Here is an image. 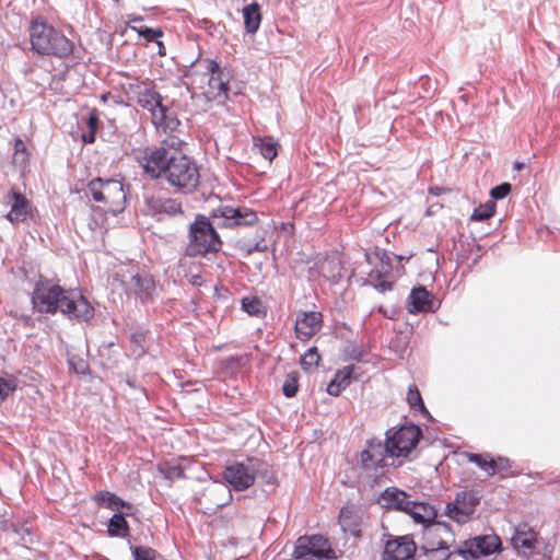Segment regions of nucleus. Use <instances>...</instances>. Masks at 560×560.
I'll list each match as a JSON object with an SVG mask.
<instances>
[{"label":"nucleus","mask_w":560,"mask_h":560,"mask_svg":"<svg viewBox=\"0 0 560 560\" xmlns=\"http://www.w3.org/2000/svg\"><path fill=\"white\" fill-rule=\"evenodd\" d=\"M178 147L179 140L172 137L160 145L137 150L135 159L150 178H163L182 192H192L199 184V168Z\"/></svg>","instance_id":"nucleus-1"},{"label":"nucleus","mask_w":560,"mask_h":560,"mask_svg":"<svg viewBox=\"0 0 560 560\" xmlns=\"http://www.w3.org/2000/svg\"><path fill=\"white\" fill-rule=\"evenodd\" d=\"M32 303L39 313L60 312L70 320L88 322L94 316V307L80 291L63 289L47 278H39L32 292Z\"/></svg>","instance_id":"nucleus-2"},{"label":"nucleus","mask_w":560,"mask_h":560,"mask_svg":"<svg viewBox=\"0 0 560 560\" xmlns=\"http://www.w3.org/2000/svg\"><path fill=\"white\" fill-rule=\"evenodd\" d=\"M185 79L188 90L192 93L200 91L207 101L222 103L229 97L232 71L228 67H221L215 60L203 59L192 63Z\"/></svg>","instance_id":"nucleus-3"},{"label":"nucleus","mask_w":560,"mask_h":560,"mask_svg":"<svg viewBox=\"0 0 560 560\" xmlns=\"http://www.w3.org/2000/svg\"><path fill=\"white\" fill-rule=\"evenodd\" d=\"M31 49L38 56L67 59L72 56L74 44L60 30L40 15L32 18L28 27Z\"/></svg>","instance_id":"nucleus-4"},{"label":"nucleus","mask_w":560,"mask_h":560,"mask_svg":"<svg viewBox=\"0 0 560 560\" xmlns=\"http://www.w3.org/2000/svg\"><path fill=\"white\" fill-rule=\"evenodd\" d=\"M187 240L184 249L187 257H206L220 252L223 245L215 228L205 214H197L189 224Z\"/></svg>","instance_id":"nucleus-5"},{"label":"nucleus","mask_w":560,"mask_h":560,"mask_svg":"<svg viewBox=\"0 0 560 560\" xmlns=\"http://www.w3.org/2000/svg\"><path fill=\"white\" fill-rule=\"evenodd\" d=\"M129 186L120 179L96 177L89 182L86 196L102 203L106 212L116 215L122 212L128 201Z\"/></svg>","instance_id":"nucleus-6"},{"label":"nucleus","mask_w":560,"mask_h":560,"mask_svg":"<svg viewBox=\"0 0 560 560\" xmlns=\"http://www.w3.org/2000/svg\"><path fill=\"white\" fill-rule=\"evenodd\" d=\"M260 475L267 483H272L273 475L268 465L256 457H248L243 462H235L225 467L224 480L235 491H244L255 483L256 476Z\"/></svg>","instance_id":"nucleus-7"},{"label":"nucleus","mask_w":560,"mask_h":560,"mask_svg":"<svg viewBox=\"0 0 560 560\" xmlns=\"http://www.w3.org/2000/svg\"><path fill=\"white\" fill-rule=\"evenodd\" d=\"M405 513L410 515L415 523L423 526L424 539L433 536L451 535L450 524L435 521L438 516L436 510L428 503L411 501Z\"/></svg>","instance_id":"nucleus-8"},{"label":"nucleus","mask_w":560,"mask_h":560,"mask_svg":"<svg viewBox=\"0 0 560 560\" xmlns=\"http://www.w3.org/2000/svg\"><path fill=\"white\" fill-rule=\"evenodd\" d=\"M143 213L155 218L159 221L184 213L182 202L162 191L145 189L143 194Z\"/></svg>","instance_id":"nucleus-9"},{"label":"nucleus","mask_w":560,"mask_h":560,"mask_svg":"<svg viewBox=\"0 0 560 560\" xmlns=\"http://www.w3.org/2000/svg\"><path fill=\"white\" fill-rule=\"evenodd\" d=\"M422 436L421 430L415 424H405L397 430L386 432V443L392 458L406 457Z\"/></svg>","instance_id":"nucleus-10"},{"label":"nucleus","mask_w":560,"mask_h":560,"mask_svg":"<svg viewBox=\"0 0 560 560\" xmlns=\"http://www.w3.org/2000/svg\"><path fill=\"white\" fill-rule=\"evenodd\" d=\"M292 556L295 559L331 560L336 558L328 540L322 535L300 537Z\"/></svg>","instance_id":"nucleus-11"},{"label":"nucleus","mask_w":560,"mask_h":560,"mask_svg":"<svg viewBox=\"0 0 560 560\" xmlns=\"http://www.w3.org/2000/svg\"><path fill=\"white\" fill-rule=\"evenodd\" d=\"M122 285L129 296H133L141 304H148L156 298V285L152 276L147 272L130 271L124 276Z\"/></svg>","instance_id":"nucleus-12"},{"label":"nucleus","mask_w":560,"mask_h":560,"mask_svg":"<svg viewBox=\"0 0 560 560\" xmlns=\"http://www.w3.org/2000/svg\"><path fill=\"white\" fill-rule=\"evenodd\" d=\"M365 257L370 264L373 262V259L378 261L369 273L370 283L380 292L392 290L394 277L389 254L386 250L376 249L373 254H366Z\"/></svg>","instance_id":"nucleus-13"},{"label":"nucleus","mask_w":560,"mask_h":560,"mask_svg":"<svg viewBox=\"0 0 560 560\" xmlns=\"http://www.w3.org/2000/svg\"><path fill=\"white\" fill-rule=\"evenodd\" d=\"M501 551V540L497 535L476 536L456 547V553L464 560H477Z\"/></svg>","instance_id":"nucleus-14"},{"label":"nucleus","mask_w":560,"mask_h":560,"mask_svg":"<svg viewBox=\"0 0 560 560\" xmlns=\"http://www.w3.org/2000/svg\"><path fill=\"white\" fill-rule=\"evenodd\" d=\"M213 218L220 219V228L253 226L258 222V215L247 207L220 206L212 212Z\"/></svg>","instance_id":"nucleus-15"},{"label":"nucleus","mask_w":560,"mask_h":560,"mask_svg":"<svg viewBox=\"0 0 560 560\" xmlns=\"http://www.w3.org/2000/svg\"><path fill=\"white\" fill-rule=\"evenodd\" d=\"M392 458L389 447L380 439H371L366 442L365 448L360 454L361 465L364 469L375 470L387 466V459Z\"/></svg>","instance_id":"nucleus-16"},{"label":"nucleus","mask_w":560,"mask_h":560,"mask_svg":"<svg viewBox=\"0 0 560 560\" xmlns=\"http://www.w3.org/2000/svg\"><path fill=\"white\" fill-rule=\"evenodd\" d=\"M478 500L470 492L457 493L455 500L446 504L445 514L453 521L464 524L475 512Z\"/></svg>","instance_id":"nucleus-17"},{"label":"nucleus","mask_w":560,"mask_h":560,"mask_svg":"<svg viewBox=\"0 0 560 560\" xmlns=\"http://www.w3.org/2000/svg\"><path fill=\"white\" fill-rule=\"evenodd\" d=\"M323 326V315L320 312H305L300 311L296 314V319L294 324V330L296 337L301 341H308L313 336H315Z\"/></svg>","instance_id":"nucleus-18"},{"label":"nucleus","mask_w":560,"mask_h":560,"mask_svg":"<svg viewBox=\"0 0 560 560\" xmlns=\"http://www.w3.org/2000/svg\"><path fill=\"white\" fill-rule=\"evenodd\" d=\"M3 201L10 207L7 219L11 223H21L28 219L31 214V202L25 195L12 188L5 194Z\"/></svg>","instance_id":"nucleus-19"},{"label":"nucleus","mask_w":560,"mask_h":560,"mask_svg":"<svg viewBox=\"0 0 560 560\" xmlns=\"http://www.w3.org/2000/svg\"><path fill=\"white\" fill-rule=\"evenodd\" d=\"M416 550L413 540L401 536L386 542L382 560H413Z\"/></svg>","instance_id":"nucleus-20"},{"label":"nucleus","mask_w":560,"mask_h":560,"mask_svg":"<svg viewBox=\"0 0 560 560\" xmlns=\"http://www.w3.org/2000/svg\"><path fill=\"white\" fill-rule=\"evenodd\" d=\"M452 537V532L451 535H443L442 537L433 536L425 539L421 549L424 551L429 560H450L454 556H458L456 553V548L454 550H450V546L447 545V538Z\"/></svg>","instance_id":"nucleus-21"},{"label":"nucleus","mask_w":560,"mask_h":560,"mask_svg":"<svg viewBox=\"0 0 560 560\" xmlns=\"http://www.w3.org/2000/svg\"><path fill=\"white\" fill-rule=\"evenodd\" d=\"M407 310L411 314L433 311L431 293L423 287L412 289L408 296Z\"/></svg>","instance_id":"nucleus-22"},{"label":"nucleus","mask_w":560,"mask_h":560,"mask_svg":"<svg viewBox=\"0 0 560 560\" xmlns=\"http://www.w3.org/2000/svg\"><path fill=\"white\" fill-rule=\"evenodd\" d=\"M536 542V533L527 528L526 525L518 526L512 537L514 548L525 556H529L534 552Z\"/></svg>","instance_id":"nucleus-23"},{"label":"nucleus","mask_w":560,"mask_h":560,"mask_svg":"<svg viewBox=\"0 0 560 560\" xmlns=\"http://www.w3.org/2000/svg\"><path fill=\"white\" fill-rule=\"evenodd\" d=\"M381 501L385 506L402 512H406L407 508L411 503L409 495L405 491L395 487L385 489L381 495Z\"/></svg>","instance_id":"nucleus-24"},{"label":"nucleus","mask_w":560,"mask_h":560,"mask_svg":"<svg viewBox=\"0 0 560 560\" xmlns=\"http://www.w3.org/2000/svg\"><path fill=\"white\" fill-rule=\"evenodd\" d=\"M94 500L100 505L113 510L116 513L130 514V512L133 510V506L130 503L125 502L122 499H120L115 493H112L109 491H101L96 493Z\"/></svg>","instance_id":"nucleus-25"},{"label":"nucleus","mask_w":560,"mask_h":560,"mask_svg":"<svg viewBox=\"0 0 560 560\" xmlns=\"http://www.w3.org/2000/svg\"><path fill=\"white\" fill-rule=\"evenodd\" d=\"M0 528L4 532L12 530L23 544L33 542L32 525L27 521L11 522L3 520L0 522Z\"/></svg>","instance_id":"nucleus-26"},{"label":"nucleus","mask_w":560,"mask_h":560,"mask_svg":"<svg viewBox=\"0 0 560 560\" xmlns=\"http://www.w3.org/2000/svg\"><path fill=\"white\" fill-rule=\"evenodd\" d=\"M162 100L161 94L152 89H144L138 94L139 106L151 113L152 120L154 119V114H158L164 107Z\"/></svg>","instance_id":"nucleus-27"},{"label":"nucleus","mask_w":560,"mask_h":560,"mask_svg":"<svg viewBox=\"0 0 560 560\" xmlns=\"http://www.w3.org/2000/svg\"><path fill=\"white\" fill-rule=\"evenodd\" d=\"M339 524L346 534L353 537L361 536V528L358 515L349 506H343L339 513Z\"/></svg>","instance_id":"nucleus-28"},{"label":"nucleus","mask_w":560,"mask_h":560,"mask_svg":"<svg viewBox=\"0 0 560 560\" xmlns=\"http://www.w3.org/2000/svg\"><path fill=\"white\" fill-rule=\"evenodd\" d=\"M243 19L245 30L249 34H255L261 23L260 7L257 2H252L243 8Z\"/></svg>","instance_id":"nucleus-29"},{"label":"nucleus","mask_w":560,"mask_h":560,"mask_svg":"<svg viewBox=\"0 0 560 560\" xmlns=\"http://www.w3.org/2000/svg\"><path fill=\"white\" fill-rule=\"evenodd\" d=\"M353 370L354 365H348L338 371L335 378L327 386L328 394L331 396H338L341 389L349 385Z\"/></svg>","instance_id":"nucleus-30"},{"label":"nucleus","mask_w":560,"mask_h":560,"mask_svg":"<svg viewBox=\"0 0 560 560\" xmlns=\"http://www.w3.org/2000/svg\"><path fill=\"white\" fill-rule=\"evenodd\" d=\"M152 122L158 129H162L164 132L174 131L179 125V120L166 106L160 109L158 114H154Z\"/></svg>","instance_id":"nucleus-31"},{"label":"nucleus","mask_w":560,"mask_h":560,"mask_svg":"<svg viewBox=\"0 0 560 560\" xmlns=\"http://www.w3.org/2000/svg\"><path fill=\"white\" fill-rule=\"evenodd\" d=\"M125 513H115L108 522L107 533L112 537H120L126 538L129 536L130 528L129 525L124 517Z\"/></svg>","instance_id":"nucleus-32"},{"label":"nucleus","mask_w":560,"mask_h":560,"mask_svg":"<svg viewBox=\"0 0 560 560\" xmlns=\"http://www.w3.org/2000/svg\"><path fill=\"white\" fill-rule=\"evenodd\" d=\"M342 265L339 258L335 257L327 260L322 265V273L326 277L330 282H338L342 277L341 275Z\"/></svg>","instance_id":"nucleus-33"},{"label":"nucleus","mask_w":560,"mask_h":560,"mask_svg":"<svg viewBox=\"0 0 560 560\" xmlns=\"http://www.w3.org/2000/svg\"><path fill=\"white\" fill-rule=\"evenodd\" d=\"M254 144L259 149L260 154L269 161H272L278 154L277 143L270 137L254 139Z\"/></svg>","instance_id":"nucleus-34"},{"label":"nucleus","mask_w":560,"mask_h":560,"mask_svg":"<svg viewBox=\"0 0 560 560\" xmlns=\"http://www.w3.org/2000/svg\"><path fill=\"white\" fill-rule=\"evenodd\" d=\"M30 159V152L26 148L25 142L21 138L14 140L13 145V163L14 165L24 168Z\"/></svg>","instance_id":"nucleus-35"},{"label":"nucleus","mask_w":560,"mask_h":560,"mask_svg":"<svg viewBox=\"0 0 560 560\" xmlns=\"http://www.w3.org/2000/svg\"><path fill=\"white\" fill-rule=\"evenodd\" d=\"M466 456L470 463L476 464L488 476H493L494 463H493V458H491L489 454L467 453Z\"/></svg>","instance_id":"nucleus-36"},{"label":"nucleus","mask_w":560,"mask_h":560,"mask_svg":"<svg viewBox=\"0 0 560 560\" xmlns=\"http://www.w3.org/2000/svg\"><path fill=\"white\" fill-rule=\"evenodd\" d=\"M242 310L250 316H261L265 314L262 302L256 296H245L242 299Z\"/></svg>","instance_id":"nucleus-37"},{"label":"nucleus","mask_w":560,"mask_h":560,"mask_svg":"<svg viewBox=\"0 0 560 560\" xmlns=\"http://www.w3.org/2000/svg\"><path fill=\"white\" fill-rule=\"evenodd\" d=\"M319 361H320V355L318 353V349L316 347H311L302 355L300 363L304 371L310 372L318 366Z\"/></svg>","instance_id":"nucleus-38"},{"label":"nucleus","mask_w":560,"mask_h":560,"mask_svg":"<svg viewBox=\"0 0 560 560\" xmlns=\"http://www.w3.org/2000/svg\"><path fill=\"white\" fill-rule=\"evenodd\" d=\"M495 211V202L493 200H488L483 205H480L479 207L475 208L470 220L482 222L488 219H490Z\"/></svg>","instance_id":"nucleus-39"},{"label":"nucleus","mask_w":560,"mask_h":560,"mask_svg":"<svg viewBox=\"0 0 560 560\" xmlns=\"http://www.w3.org/2000/svg\"><path fill=\"white\" fill-rule=\"evenodd\" d=\"M159 471L163 475L165 479L171 481L184 477V469L175 463L165 462L163 464H160Z\"/></svg>","instance_id":"nucleus-40"},{"label":"nucleus","mask_w":560,"mask_h":560,"mask_svg":"<svg viewBox=\"0 0 560 560\" xmlns=\"http://www.w3.org/2000/svg\"><path fill=\"white\" fill-rule=\"evenodd\" d=\"M407 401H408L410 408H412L415 410H420L422 413H428V410L425 409L421 394L416 384H412L409 386L408 393H407Z\"/></svg>","instance_id":"nucleus-41"},{"label":"nucleus","mask_w":560,"mask_h":560,"mask_svg":"<svg viewBox=\"0 0 560 560\" xmlns=\"http://www.w3.org/2000/svg\"><path fill=\"white\" fill-rule=\"evenodd\" d=\"M299 390V373L290 372L287 374L283 385L282 393L285 397L292 398L296 395Z\"/></svg>","instance_id":"nucleus-42"},{"label":"nucleus","mask_w":560,"mask_h":560,"mask_svg":"<svg viewBox=\"0 0 560 560\" xmlns=\"http://www.w3.org/2000/svg\"><path fill=\"white\" fill-rule=\"evenodd\" d=\"M130 343L132 346V352L137 357H141L145 352V334L141 330H137L130 335Z\"/></svg>","instance_id":"nucleus-43"},{"label":"nucleus","mask_w":560,"mask_h":560,"mask_svg":"<svg viewBox=\"0 0 560 560\" xmlns=\"http://www.w3.org/2000/svg\"><path fill=\"white\" fill-rule=\"evenodd\" d=\"M131 553L135 560H155L156 551L150 547L131 546Z\"/></svg>","instance_id":"nucleus-44"},{"label":"nucleus","mask_w":560,"mask_h":560,"mask_svg":"<svg viewBox=\"0 0 560 560\" xmlns=\"http://www.w3.org/2000/svg\"><path fill=\"white\" fill-rule=\"evenodd\" d=\"M16 389L15 378L0 377V402Z\"/></svg>","instance_id":"nucleus-45"},{"label":"nucleus","mask_w":560,"mask_h":560,"mask_svg":"<svg viewBox=\"0 0 560 560\" xmlns=\"http://www.w3.org/2000/svg\"><path fill=\"white\" fill-rule=\"evenodd\" d=\"M135 31H137V33L142 36L144 39H147L148 42H153L155 40L156 38L161 37L163 35L162 31L159 30V28H151V27H148V26H142V27H139V28H136L133 27Z\"/></svg>","instance_id":"nucleus-46"},{"label":"nucleus","mask_w":560,"mask_h":560,"mask_svg":"<svg viewBox=\"0 0 560 560\" xmlns=\"http://www.w3.org/2000/svg\"><path fill=\"white\" fill-rule=\"evenodd\" d=\"M511 188V184L502 183L491 189L490 196L495 200L503 199L510 194Z\"/></svg>","instance_id":"nucleus-47"},{"label":"nucleus","mask_w":560,"mask_h":560,"mask_svg":"<svg viewBox=\"0 0 560 560\" xmlns=\"http://www.w3.org/2000/svg\"><path fill=\"white\" fill-rule=\"evenodd\" d=\"M493 475L497 472L506 471L510 468V462L508 458L498 457L497 459H493Z\"/></svg>","instance_id":"nucleus-48"},{"label":"nucleus","mask_w":560,"mask_h":560,"mask_svg":"<svg viewBox=\"0 0 560 560\" xmlns=\"http://www.w3.org/2000/svg\"><path fill=\"white\" fill-rule=\"evenodd\" d=\"M86 125L89 127V129H92V130H97V126H98V116H97V113L94 110V112H91L89 114V117L86 119Z\"/></svg>","instance_id":"nucleus-49"},{"label":"nucleus","mask_w":560,"mask_h":560,"mask_svg":"<svg viewBox=\"0 0 560 560\" xmlns=\"http://www.w3.org/2000/svg\"><path fill=\"white\" fill-rule=\"evenodd\" d=\"M96 130L89 129L88 132L82 135V140L85 143H93L95 141Z\"/></svg>","instance_id":"nucleus-50"},{"label":"nucleus","mask_w":560,"mask_h":560,"mask_svg":"<svg viewBox=\"0 0 560 560\" xmlns=\"http://www.w3.org/2000/svg\"><path fill=\"white\" fill-rule=\"evenodd\" d=\"M93 218H96V215H101L102 217V209L101 208H93ZM95 223L98 224V221L96 219H94Z\"/></svg>","instance_id":"nucleus-51"},{"label":"nucleus","mask_w":560,"mask_h":560,"mask_svg":"<svg viewBox=\"0 0 560 560\" xmlns=\"http://www.w3.org/2000/svg\"><path fill=\"white\" fill-rule=\"evenodd\" d=\"M128 21L129 22H140V21H142V18L132 14V15H128Z\"/></svg>","instance_id":"nucleus-52"},{"label":"nucleus","mask_w":560,"mask_h":560,"mask_svg":"<svg viewBox=\"0 0 560 560\" xmlns=\"http://www.w3.org/2000/svg\"><path fill=\"white\" fill-rule=\"evenodd\" d=\"M191 283L192 284H200L201 283V277L200 276L192 277Z\"/></svg>","instance_id":"nucleus-53"},{"label":"nucleus","mask_w":560,"mask_h":560,"mask_svg":"<svg viewBox=\"0 0 560 560\" xmlns=\"http://www.w3.org/2000/svg\"><path fill=\"white\" fill-rule=\"evenodd\" d=\"M523 166H524V164H523L522 162H515V163H514V168H515V170H518V171H520V170H522V168H523Z\"/></svg>","instance_id":"nucleus-54"},{"label":"nucleus","mask_w":560,"mask_h":560,"mask_svg":"<svg viewBox=\"0 0 560 560\" xmlns=\"http://www.w3.org/2000/svg\"><path fill=\"white\" fill-rule=\"evenodd\" d=\"M126 383H127V385H128L129 387H131V388H136V387H137V385H136V382H135V381L127 380V382H126Z\"/></svg>","instance_id":"nucleus-55"},{"label":"nucleus","mask_w":560,"mask_h":560,"mask_svg":"<svg viewBox=\"0 0 560 560\" xmlns=\"http://www.w3.org/2000/svg\"><path fill=\"white\" fill-rule=\"evenodd\" d=\"M259 249H260L259 245H258V244H256L254 247L248 248V249H247V252L250 254V253H253L254 250H259Z\"/></svg>","instance_id":"nucleus-56"},{"label":"nucleus","mask_w":560,"mask_h":560,"mask_svg":"<svg viewBox=\"0 0 560 560\" xmlns=\"http://www.w3.org/2000/svg\"><path fill=\"white\" fill-rule=\"evenodd\" d=\"M203 23L207 24V25L209 24L210 26H213V24L210 21H208V20H203Z\"/></svg>","instance_id":"nucleus-57"},{"label":"nucleus","mask_w":560,"mask_h":560,"mask_svg":"<svg viewBox=\"0 0 560 560\" xmlns=\"http://www.w3.org/2000/svg\"><path fill=\"white\" fill-rule=\"evenodd\" d=\"M140 389H141V392L143 393V395H144V396H147L145 388L141 387Z\"/></svg>","instance_id":"nucleus-58"},{"label":"nucleus","mask_w":560,"mask_h":560,"mask_svg":"<svg viewBox=\"0 0 560 560\" xmlns=\"http://www.w3.org/2000/svg\"><path fill=\"white\" fill-rule=\"evenodd\" d=\"M77 372H79V370H77ZM80 373H85V369H83V368H82V369L80 370Z\"/></svg>","instance_id":"nucleus-59"},{"label":"nucleus","mask_w":560,"mask_h":560,"mask_svg":"<svg viewBox=\"0 0 560 560\" xmlns=\"http://www.w3.org/2000/svg\"><path fill=\"white\" fill-rule=\"evenodd\" d=\"M115 2H118L119 0H114Z\"/></svg>","instance_id":"nucleus-60"}]
</instances>
